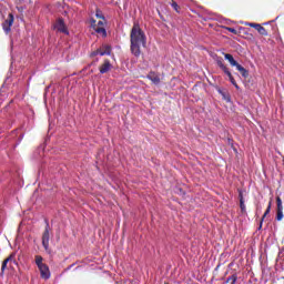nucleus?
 Segmentation results:
<instances>
[{
    "mask_svg": "<svg viewBox=\"0 0 284 284\" xmlns=\"http://www.w3.org/2000/svg\"><path fill=\"white\" fill-rule=\"evenodd\" d=\"M141 45L143 48L146 47V36L141 28V24L134 22L133 28H131L130 31V50L135 58H139L142 54Z\"/></svg>",
    "mask_w": 284,
    "mask_h": 284,
    "instance_id": "nucleus-1",
    "label": "nucleus"
},
{
    "mask_svg": "<svg viewBox=\"0 0 284 284\" xmlns=\"http://www.w3.org/2000/svg\"><path fill=\"white\" fill-rule=\"evenodd\" d=\"M34 260H36V265L38 270H40L41 277L43 280H49L51 277V272L49 266L43 263V257L40 255H37Z\"/></svg>",
    "mask_w": 284,
    "mask_h": 284,
    "instance_id": "nucleus-2",
    "label": "nucleus"
},
{
    "mask_svg": "<svg viewBox=\"0 0 284 284\" xmlns=\"http://www.w3.org/2000/svg\"><path fill=\"white\" fill-rule=\"evenodd\" d=\"M217 67L224 72L226 77H229L230 82L234 85L236 90L240 89L234 75L231 73L230 69L225 65L223 58H219L216 60Z\"/></svg>",
    "mask_w": 284,
    "mask_h": 284,
    "instance_id": "nucleus-3",
    "label": "nucleus"
},
{
    "mask_svg": "<svg viewBox=\"0 0 284 284\" xmlns=\"http://www.w3.org/2000/svg\"><path fill=\"white\" fill-rule=\"evenodd\" d=\"M42 246L47 254H51L52 250L50 248V224L48 221H45L44 231L42 234Z\"/></svg>",
    "mask_w": 284,
    "mask_h": 284,
    "instance_id": "nucleus-4",
    "label": "nucleus"
},
{
    "mask_svg": "<svg viewBox=\"0 0 284 284\" xmlns=\"http://www.w3.org/2000/svg\"><path fill=\"white\" fill-rule=\"evenodd\" d=\"M16 264V253H12L2 262L1 265V274L4 273V271L9 267H12V265Z\"/></svg>",
    "mask_w": 284,
    "mask_h": 284,
    "instance_id": "nucleus-5",
    "label": "nucleus"
},
{
    "mask_svg": "<svg viewBox=\"0 0 284 284\" xmlns=\"http://www.w3.org/2000/svg\"><path fill=\"white\" fill-rule=\"evenodd\" d=\"M111 45L109 44H103L101 48L97 49L94 52H92L91 57H95V55H110L111 54Z\"/></svg>",
    "mask_w": 284,
    "mask_h": 284,
    "instance_id": "nucleus-6",
    "label": "nucleus"
},
{
    "mask_svg": "<svg viewBox=\"0 0 284 284\" xmlns=\"http://www.w3.org/2000/svg\"><path fill=\"white\" fill-rule=\"evenodd\" d=\"M13 23H14V16H13V13H9L8 19L4 22H2V30H4L6 33L8 34L10 32Z\"/></svg>",
    "mask_w": 284,
    "mask_h": 284,
    "instance_id": "nucleus-7",
    "label": "nucleus"
},
{
    "mask_svg": "<svg viewBox=\"0 0 284 284\" xmlns=\"http://www.w3.org/2000/svg\"><path fill=\"white\" fill-rule=\"evenodd\" d=\"M54 30H58L61 33L70 34V32L67 29L65 22L62 18L58 19L54 24Z\"/></svg>",
    "mask_w": 284,
    "mask_h": 284,
    "instance_id": "nucleus-8",
    "label": "nucleus"
},
{
    "mask_svg": "<svg viewBox=\"0 0 284 284\" xmlns=\"http://www.w3.org/2000/svg\"><path fill=\"white\" fill-rule=\"evenodd\" d=\"M224 59L230 62L232 67H237L240 63L235 60L234 55H231L229 53L224 54Z\"/></svg>",
    "mask_w": 284,
    "mask_h": 284,
    "instance_id": "nucleus-9",
    "label": "nucleus"
},
{
    "mask_svg": "<svg viewBox=\"0 0 284 284\" xmlns=\"http://www.w3.org/2000/svg\"><path fill=\"white\" fill-rule=\"evenodd\" d=\"M111 63L109 60H105L104 63L100 67V72L102 74H105L106 72H109L111 70Z\"/></svg>",
    "mask_w": 284,
    "mask_h": 284,
    "instance_id": "nucleus-10",
    "label": "nucleus"
},
{
    "mask_svg": "<svg viewBox=\"0 0 284 284\" xmlns=\"http://www.w3.org/2000/svg\"><path fill=\"white\" fill-rule=\"evenodd\" d=\"M235 68H236L237 72H241V74L244 79H247L250 77L248 70L245 69L244 67H242L241 64L236 65Z\"/></svg>",
    "mask_w": 284,
    "mask_h": 284,
    "instance_id": "nucleus-11",
    "label": "nucleus"
},
{
    "mask_svg": "<svg viewBox=\"0 0 284 284\" xmlns=\"http://www.w3.org/2000/svg\"><path fill=\"white\" fill-rule=\"evenodd\" d=\"M148 79L154 84H159L161 82L160 77L153 72L148 75Z\"/></svg>",
    "mask_w": 284,
    "mask_h": 284,
    "instance_id": "nucleus-12",
    "label": "nucleus"
},
{
    "mask_svg": "<svg viewBox=\"0 0 284 284\" xmlns=\"http://www.w3.org/2000/svg\"><path fill=\"white\" fill-rule=\"evenodd\" d=\"M271 210H272V202H270V204H268V206H267V209H266L264 215H262V219H261V221H260V226H258V229H262L263 221H264V219L266 217V215L271 213Z\"/></svg>",
    "mask_w": 284,
    "mask_h": 284,
    "instance_id": "nucleus-13",
    "label": "nucleus"
},
{
    "mask_svg": "<svg viewBox=\"0 0 284 284\" xmlns=\"http://www.w3.org/2000/svg\"><path fill=\"white\" fill-rule=\"evenodd\" d=\"M94 30L98 34H102V37L106 38L108 33L105 28L97 27Z\"/></svg>",
    "mask_w": 284,
    "mask_h": 284,
    "instance_id": "nucleus-14",
    "label": "nucleus"
},
{
    "mask_svg": "<svg viewBox=\"0 0 284 284\" xmlns=\"http://www.w3.org/2000/svg\"><path fill=\"white\" fill-rule=\"evenodd\" d=\"M219 94L222 95L223 100H225L226 102H231V98L227 93H225L223 90L219 89L217 90Z\"/></svg>",
    "mask_w": 284,
    "mask_h": 284,
    "instance_id": "nucleus-15",
    "label": "nucleus"
},
{
    "mask_svg": "<svg viewBox=\"0 0 284 284\" xmlns=\"http://www.w3.org/2000/svg\"><path fill=\"white\" fill-rule=\"evenodd\" d=\"M276 205H277L276 211H284L283 201L281 200L280 196L276 197Z\"/></svg>",
    "mask_w": 284,
    "mask_h": 284,
    "instance_id": "nucleus-16",
    "label": "nucleus"
},
{
    "mask_svg": "<svg viewBox=\"0 0 284 284\" xmlns=\"http://www.w3.org/2000/svg\"><path fill=\"white\" fill-rule=\"evenodd\" d=\"M246 26L247 27H251V28H253V29H255V30H260L261 29V27H262V24H256V22H246Z\"/></svg>",
    "mask_w": 284,
    "mask_h": 284,
    "instance_id": "nucleus-17",
    "label": "nucleus"
},
{
    "mask_svg": "<svg viewBox=\"0 0 284 284\" xmlns=\"http://www.w3.org/2000/svg\"><path fill=\"white\" fill-rule=\"evenodd\" d=\"M284 220V211H276V221H283Z\"/></svg>",
    "mask_w": 284,
    "mask_h": 284,
    "instance_id": "nucleus-18",
    "label": "nucleus"
},
{
    "mask_svg": "<svg viewBox=\"0 0 284 284\" xmlns=\"http://www.w3.org/2000/svg\"><path fill=\"white\" fill-rule=\"evenodd\" d=\"M257 32H258L261 36H263V37H267V36H268L266 29H265L263 26L257 30Z\"/></svg>",
    "mask_w": 284,
    "mask_h": 284,
    "instance_id": "nucleus-19",
    "label": "nucleus"
},
{
    "mask_svg": "<svg viewBox=\"0 0 284 284\" xmlns=\"http://www.w3.org/2000/svg\"><path fill=\"white\" fill-rule=\"evenodd\" d=\"M240 209H241L242 214H245L247 212L244 201H240Z\"/></svg>",
    "mask_w": 284,
    "mask_h": 284,
    "instance_id": "nucleus-20",
    "label": "nucleus"
},
{
    "mask_svg": "<svg viewBox=\"0 0 284 284\" xmlns=\"http://www.w3.org/2000/svg\"><path fill=\"white\" fill-rule=\"evenodd\" d=\"M231 281V284H236L237 283V280H239V276L236 273H234L231 277H230Z\"/></svg>",
    "mask_w": 284,
    "mask_h": 284,
    "instance_id": "nucleus-21",
    "label": "nucleus"
},
{
    "mask_svg": "<svg viewBox=\"0 0 284 284\" xmlns=\"http://www.w3.org/2000/svg\"><path fill=\"white\" fill-rule=\"evenodd\" d=\"M225 30L230 31L231 33L237 36L239 31L235 28H231V27H225Z\"/></svg>",
    "mask_w": 284,
    "mask_h": 284,
    "instance_id": "nucleus-22",
    "label": "nucleus"
},
{
    "mask_svg": "<svg viewBox=\"0 0 284 284\" xmlns=\"http://www.w3.org/2000/svg\"><path fill=\"white\" fill-rule=\"evenodd\" d=\"M237 199H240V202L244 201L243 191L240 189H237Z\"/></svg>",
    "mask_w": 284,
    "mask_h": 284,
    "instance_id": "nucleus-23",
    "label": "nucleus"
},
{
    "mask_svg": "<svg viewBox=\"0 0 284 284\" xmlns=\"http://www.w3.org/2000/svg\"><path fill=\"white\" fill-rule=\"evenodd\" d=\"M171 6H172V8H173L176 12H180V11H179L180 6L178 4V2L172 1Z\"/></svg>",
    "mask_w": 284,
    "mask_h": 284,
    "instance_id": "nucleus-24",
    "label": "nucleus"
},
{
    "mask_svg": "<svg viewBox=\"0 0 284 284\" xmlns=\"http://www.w3.org/2000/svg\"><path fill=\"white\" fill-rule=\"evenodd\" d=\"M95 18H97V19H103V20H105V18L102 16V13H101L100 10H98V11L95 12Z\"/></svg>",
    "mask_w": 284,
    "mask_h": 284,
    "instance_id": "nucleus-25",
    "label": "nucleus"
},
{
    "mask_svg": "<svg viewBox=\"0 0 284 284\" xmlns=\"http://www.w3.org/2000/svg\"><path fill=\"white\" fill-rule=\"evenodd\" d=\"M230 282H232L231 276H230V277H226V280H225L224 284H229Z\"/></svg>",
    "mask_w": 284,
    "mask_h": 284,
    "instance_id": "nucleus-26",
    "label": "nucleus"
},
{
    "mask_svg": "<svg viewBox=\"0 0 284 284\" xmlns=\"http://www.w3.org/2000/svg\"><path fill=\"white\" fill-rule=\"evenodd\" d=\"M92 26H94L97 23V21L94 19L91 20Z\"/></svg>",
    "mask_w": 284,
    "mask_h": 284,
    "instance_id": "nucleus-27",
    "label": "nucleus"
},
{
    "mask_svg": "<svg viewBox=\"0 0 284 284\" xmlns=\"http://www.w3.org/2000/svg\"><path fill=\"white\" fill-rule=\"evenodd\" d=\"M98 26H103V22L102 21L98 22Z\"/></svg>",
    "mask_w": 284,
    "mask_h": 284,
    "instance_id": "nucleus-28",
    "label": "nucleus"
},
{
    "mask_svg": "<svg viewBox=\"0 0 284 284\" xmlns=\"http://www.w3.org/2000/svg\"><path fill=\"white\" fill-rule=\"evenodd\" d=\"M283 166H284V158H283Z\"/></svg>",
    "mask_w": 284,
    "mask_h": 284,
    "instance_id": "nucleus-29",
    "label": "nucleus"
}]
</instances>
